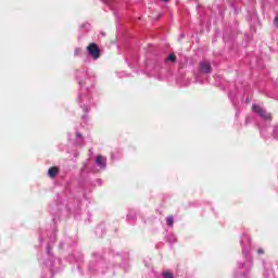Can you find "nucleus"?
Segmentation results:
<instances>
[{
  "mask_svg": "<svg viewBox=\"0 0 278 278\" xmlns=\"http://www.w3.org/2000/svg\"><path fill=\"white\" fill-rule=\"evenodd\" d=\"M274 25H275V27L278 28V16H276V17L274 18Z\"/></svg>",
  "mask_w": 278,
  "mask_h": 278,
  "instance_id": "9",
  "label": "nucleus"
},
{
  "mask_svg": "<svg viewBox=\"0 0 278 278\" xmlns=\"http://www.w3.org/2000/svg\"><path fill=\"white\" fill-rule=\"evenodd\" d=\"M167 61H168V62H173V64H175V62H177V55H175V54H169V55L167 56Z\"/></svg>",
  "mask_w": 278,
  "mask_h": 278,
  "instance_id": "6",
  "label": "nucleus"
},
{
  "mask_svg": "<svg viewBox=\"0 0 278 278\" xmlns=\"http://www.w3.org/2000/svg\"><path fill=\"white\" fill-rule=\"evenodd\" d=\"M102 1V3H112V0H101Z\"/></svg>",
  "mask_w": 278,
  "mask_h": 278,
  "instance_id": "11",
  "label": "nucleus"
},
{
  "mask_svg": "<svg viewBox=\"0 0 278 278\" xmlns=\"http://www.w3.org/2000/svg\"><path fill=\"white\" fill-rule=\"evenodd\" d=\"M160 1H163V3H168L169 0H160Z\"/></svg>",
  "mask_w": 278,
  "mask_h": 278,
  "instance_id": "12",
  "label": "nucleus"
},
{
  "mask_svg": "<svg viewBox=\"0 0 278 278\" xmlns=\"http://www.w3.org/2000/svg\"><path fill=\"white\" fill-rule=\"evenodd\" d=\"M252 112L258 114L264 121H273V115L257 104L252 105Z\"/></svg>",
  "mask_w": 278,
  "mask_h": 278,
  "instance_id": "1",
  "label": "nucleus"
},
{
  "mask_svg": "<svg viewBox=\"0 0 278 278\" xmlns=\"http://www.w3.org/2000/svg\"><path fill=\"white\" fill-rule=\"evenodd\" d=\"M200 73H204V74L212 73V64H210L208 61H202L200 63Z\"/></svg>",
  "mask_w": 278,
  "mask_h": 278,
  "instance_id": "3",
  "label": "nucleus"
},
{
  "mask_svg": "<svg viewBox=\"0 0 278 278\" xmlns=\"http://www.w3.org/2000/svg\"><path fill=\"white\" fill-rule=\"evenodd\" d=\"M87 51L93 60H99V58H101V50L97 43H90L87 47Z\"/></svg>",
  "mask_w": 278,
  "mask_h": 278,
  "instance_id": "2",
  "label": "nucleus"
},
{
  "mask_svg": "<svg viewBox=\"0 0 278 278\" xmlns=\"http://www.w3.org/2000/svg\"><path fill=\"white\" fill-rule=\"evenodd\" d=\"M166 224L168 225V227H173L174 225V219H173V216L169 215L167 218H166Z\"/></svg>",
  "mask_w": 278,
  "mask_h": 278,
  "instance_id": "7",
  "label": "nucleus"
},
{
  "mask_svg": "<svg viewBox=\"0 0 278 278\" xmlns=\"http://www.w3.org/2000/svg\"><path fill=\"white\" fill-rule=\"evenodd\" d=\"M257 253H258V255H264V250L263 249H258Z\"/></svg>",
  "mask_w": 278,
  "mask_h": 278,
  "instance_id": "10",
  "label": "nucleus"
},
{
  "mask_svg": "<svg viewBox=\"0 0 278 278\" xmlns=\"http://www.w3.org/2000/svg\"><path fill=\"white\" fill-rule=\"evenodd\" d=\"M105 160H103V156L98 155L96 159V163L98 164V166H101V168H105Z\"/></svg>",
  "mask_w": 278,
  "mask_h": 278,
  "instance_id": "5",
  "label": "nucleus"
},
{
  "mask_svg": "<svg viewBox=\"0 0 278 278\" xmlns=\"http://www.w3.org/2000/svg\"><path fill=\"white\" fill-rule=\"evenodd\" d=\"M163 277H164V278H175V277H173V274H170V273H168V271H164V273H163Z\"/></svg>",
  "mask_w": 278,
  "mask_h": 278,
  "instance_id": "8",
  "label": "nucleus"
},
{
  "mask_svg": "<svg viewBox=\"0 0 278 278\" xmlns=\"http://www.w3.org/2000/svg\"><path fill=\"white\" fill-rule=\"evenodd\" d=\"M58 173H60V168L56 166L50 167L48 170V175L51 179H55L58 176Z\"/></svg>",
  "mask_w": 278,
  "mask_h": 278,
  "instance_id": "4",
  "label": "nucleus"
}]
</instances>
